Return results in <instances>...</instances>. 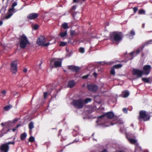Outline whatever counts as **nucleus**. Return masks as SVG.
<instances>
[{
  "label": "nucleus",
  "instance_id": "1",
  "mask_svg": "<svg viewBox=\"0 0 152 152\" xmlns=\"http://www.w3.org/2000/svg\"><path fill=\"white\" fill-rule=\"evenodd\" d=\"M122 33L118 32H114L110 35V39L114 43L118 44V43L122 40Z\"/></svg>",
  "mask_w": 152,
  "mask_h": 152
},
{
  "label": "nucleus",
  "instance_id": "2",
  "mask_svg": "<svg viewBox=\"0 0 152 152\" xmlns=\"http://www.w3.org/2000/svg\"><path fill=\"white\" fill-rule=\"evenodd\" d=\"M114 114L113 112H109L106 113L104 115H103L100 116H99L98 118L97 122H104L105 121V122L108 121V118H113Z\"/></svg>",
  "mask_w": 152,
  "mask_h": 152
},
{
  "label": "nucleus",
  "instance_id": "3",
  "mask_svg": "<svg viewBox=\"0 0 152 152\" xmlns=\"http://www.w3.org/2000/svg\"><path fill=\"white\" fill-rule=\"evenodd\" d=\"M52 40L53 41V42H50V41L48 43H45V42L46 41V39L45 37L43 36H40L38 38L37 40V43L39 45L46 47L50 44H52L55 42L56 40L55 38H52Z\"/></svg>",
  "mask_w": 152,
  "mask_h": 152
},
{
  "label": "nucleus",
  "instance_id": "4",
  "mask_svg": "<svg viewBox=\"0 0 152 152\" xmlns=\"http://www.w3.org/2000/svg\"><path fill=\"white\" fill-rule=\"evenodd\" d=\"M150 112H146L144 110H141L140 112L138 119L140 121H146L149 120L150 118Z\"/></svg>",
  "mask_w": 152,
  "mask_h": 152
},
{
  "label": "nucleus",
  "instance_id": "5",
  "mask_svg": "<svg viewBox=\"0 0 152 152\" xmlns=\"http://www.w3.org/2000/svg\"><path fill=\"white\" fill-rule=\"evenodd\" d=\"M20 47L22 48H25L27 45H30L28 40L26 36L23 34L19 38Z\"/></svg>",
  "mask_w": 152,
  "mask_h": 152
},
{
  "label": "nucleus",
  "instance_id": "6",
  "mask_svg": "<svg viewBox=\"0 0 152 152\" xmlns=\"http://www.w3.org/2000/svg\"><path fill=\"white\" fill-rule=\"evenodd\" d=\"M72 104L76 108L80 109L83 107L84 100L81 99L74 100L72 102Z\"/></svg>",
  "mask_w": 152,
  "mask_h": 152
},
{
  "label": "nucleus",
  "instance_id": "7",
  "mask_svg": "<svg viewBox=\"0 0 152 152\" xmlns=\"http://www.w3.org/2000/svg\"><path fill=\"white\" fill-rule=\"evenodd\" d=\"M126 137L131 144H134L136 146V147L135 148V152L137 151V150H139V151H141V148L138 146L139 144L137 142V140L132 139L128 135H127Z\"/></svg>",
  "mask_w": 152,
  "mask_h": 152
},
{
  "label": "nucleus",
  "instance_id": "8",
  "mask_svg": "<svg viewBox=\"0 0 152 152\" xmlns=\"http://www.w3.org/2000/svg\"><path fill=\"white\" fill-rule=\"evenodd\" d=\"M17 3L15 2L12 4V8H10L8 12L7 15L5 16L4 19H8L10 18L11 17L13 14L14 12L12 11H14L15 10L14 8V7L17 6Z\"/></svg>",
  "mask_w": 152,
  "mask_h": 152
},
{
  "label": "nucleus",
  "instance_id": "9",
  "mask_svg": "<svg viewBox=\"0 0 152 152\" xmlns=\"http://www.w3.org/2000/svg\"><path fill=\"white\" fill-rule=\"evenodd\" d=\"M152 42V40H150L148 41L147 42H145L143 45H142V48L140 49H138L136 51H135L134 52H132L130 53V55L132 56L134 54H135V55H134V56H136L137 54L139 53L140 51L143 49V48H144L145 46L147 45H148L151 44V42Z\"/></svg>",
  "mask_w": 152,
  "mask_h": 152
},
{
  "label": "nucleus",
  "instance_id": "10",
  "mask_svg": "<svg viewBox=\"0 0 152 152\" xmlns=\"http://www.w3.org/2000/svg\"><path fill=\"white\" fill-rule=\"evenodd\" d=\"M56 58H52L50 60V65L52 66L53 63L56 67H60L61 65V61L56 60Z\"/></svg>",
  "mask_w": 152,
  "mask_h": 152
},
{
  "label": "nucleus",
  "instance_id": "11",
  "mask_svg": "<svg viewBox=\"0 0 152 152\" xmlns=\"http://www.w3.org/2000/svg\"><path fill=\"white\" fill-rule=\"evenodd\" d=\"M17 61L15 60L12 61L11 63V70L13 73H15L17 71Z\"/></svg>",
  "mask_w": 152,
  "mask_h": 152
},
{
  "label": "nucleus",
  "instance_id": "12",
  "mask_svg": "<svg viewBox=\"0 0 152 152\" xmlns=\"http://www.w3.org/2000/svg\"><path fill=\"white\" fill-rule=\"evenodd\" d=\"M132 72L133 75H136L138 77H141L144 74L142 71L137 69H133Z\"/></svg>",
  "mask_w": 152,
  "mask_h": 152
},
{
  "label": "nucleus",
  "instance_id": "13",
  "mask_svg": "<svg viewBox=\"0 0 152 152\" xmlns=\"http://www.w3.org/2000/svg\"><path fill=\"white\" fill-rule=\"evenodd\" d=\"M151 66L149 65H145L144 66L143 68L144 71V74L145 75H148L151 71Z\"/></svg>",
  "mask_w": 152,
  "mask_h": 152
},
{
  "label": "nucleus",
  "instance_id": "14",
  "mask_svg": "<svg viewBox=\"0 0 152 152\" xmlns=\"http://www.w3.org/2000/svg\"><path fill=\"white\" fill-rule=\"evenodd\" d=\"M87 87L88 90L94 92L98 89V87L95 85L88 84Z\"/></svg>",
  "mask_w": 152,
  "mask_h": 152
},
{
  "label": "nucleus",
  "instance_id": "15",
  "mask_svg": "<svg viewBox=\"0 0 152 152\" xmlns=\"http://www.w3.org/2000/svg\"><path fill=\"white\" fill-rule=\"evenodd\" d=\"M9 149V146L6 143L1 145V150L4 152H8Z\"/></svg>",
  "mask_w": 152,
  "mask_h": 152
},
{
  "label": "nucleus",
  "instance_id": "16",
  "mask_svg": "<svg viewBox=\"0 0 152 152\" xmlns=\"http://www.w3.org/2000/svg\"><path fill=\"white\" fill-rule=\"evenodd\" d=\"M38 16L37 13H34L28 14L27 16V18L30 20L34 19L37 18Z\"/></svg>",
  "mask_w": 152,
  "mask_h": 152
},
{
  "label": "nucleus",
  "instance_id": "17",
  "mask_svg": "<svg viewBox=\"0 0 152 152\" xmlns=\"http://www.w3.org/2000/svg\"><path fill=\"white\" fill-rule=\"evenodd\" d=\"M68 67L69 69L72 71L76 72H77L80 69V67L72 65L69 66Z\"/></svg>",
  "mask_w": 152,
  "mask_h": 152
},
{
  "label": "nucleus",
  "instance_id": "18",
  "mask_svg": "<svg viewBox=\"0 0 152 152\" xmlns=\"http://www.w3.org/2000/svg\"><path fill=\"white\" fill-rule=\"evenodd\" d=\"M129 93L127 91H124L122 92L123 96L125 98L127 97L129 95Z\"/></svg>",
  "mask_w": 152,
  "mask_h": 152
},
{
  "label": "nucleus",
  "instance_id": "19",
  "mask_svg": "<svg viewBox=\"0 0 152 152\" xmlns=\"http://www.w3.org/2000/svg\"><path fill=\"white\" fill-rule=\"evenodd\" d=\"M75 83L73 81H70L69 82L68 87L70 88L73 87L75 85Z\"/></svg>",
  "mask_w": 152,
  "mask_h": 152
},
{
  "label": "nucleus",
  "instance_id": "20",
  "mask_svg": "<svg viewBox=\"0 0 152 152\" xmlns=\"http://www.w3.org/2000/svg\"><path fill=\"white\" fill-rule=\"evenodd\" d=\"M27 136V134L26 133H24L23 134H21L20 135V138L22 140H24Z\"/></svg>",
  "mask_w": 152,
  "mask_h": 152
},
{
  "label": "nucleus",
  "instance_id": "21",
  "mask_svg": "<svg viewBox=\"0 0 152 152\" xmlns=\"http://www.w3.org/2000/svg\"><path fill=\"white\" fill-rule=\"evenodd\" d=\"M135 32L133 30H132L130 33L129 34H127L126 35L127 36H128V37H130L131 36H134L135 35Z\"/></svg>",
  "mask_w": 152,
  "mask_h": 152
},
{
  "label": "nucleus",
  "instance_id": "22",
  "mask_svg": "<svg viewBox=\"0 0 152 152\" xmlns=\"http://www.w3.org/2000/svg\"><path fill=\"white\" fill-rule=\"evenodd\" d=\"M67 34V31H66L64 32H61L59 34L62 37H65Z\"/></svg>",
  "mask_w": 152,
  "mask_h": 152
},
{
  "label": "nucleus",
  "instance_id": "23",
  "mask_svg": "<svg viewBox=\"0 0 152 152\" xmlns=\"http://www.w3.org/2000/svg\"><path fill=\"white\" fill-rule=\"evenodd\" d=\"M29 128L31 130L34 127V123L32 121H31L28 125Z\"/></svg>",
  "mask_w": 152,
  "mask_h": 152
},
{
  "label": "nucleus",
  "instance_id": "24",
  "mask_svg": "<svg viewBox=\"0 0 152 152\" xmlns=\"http://www.w3.org/2000/svg\"><path fill=\"white\" fill-rule=\"evenodd\" d=\"M62 26L64 29H66L69 28L67 24L66 23H63L62 25Z\"/></svg>",
  "mask_w": 152,
  "mask_h": 152
},
{
  "label": "nucleus",
  "instance_id": "25",
  "mask_svg": "<svg viewBox=\"0 0 152 152\" xmlns=\"http://www.w3.org/2000/svg\"><path fill=\"white\" fill-rule=\"evenodd\" d=\"M11 106H12L10 105H7L4 107V109L6 111H8L10 109L11 107Z\"/></svg>",
  "mask_w": 152,
  "mask_h": 152
},
{
  "label": "nucleus",
  "instance_id": "26",
  "mask_svg": "<svg viewBox=\"0 0 152 152\" xmlns=\"http://www.w3.org/2000/svg\"><path fill=\"white\" fill-rule=\"evenodd\" d=\"M91 101V99L90 98H87L84 100V103L85 102L86 103H87L89 102H90Z\"/></svg>",
  "mask_w": 152,
  "mask_h": 152
},
{
  "label": "nucleus",
  "instance_id": "27",
  "mask_svg": "<svg viewBox=\"0 0 152 152\" xmlns=\"http://www.w3.org/2000/svg\"><path fill=\"white\" fill-rule=\"evenodd\" d=\"M122 66V65L121 64H119L114 66L113 67L114 68H119L121 67Z\"/></svg>",
  "mask_w": 152,
  "mask_h": 152
},
{
  "label": "nucleus",
  "instance_id": "28",
  "mask_svg": "<svg viewBox=\"0 0 152 152\" xmlns=\"http://www.w3.org/2000/svg\"><path fill=\"white\" fill-rule=\"evenodd\" d=\"M139 13L140 14H145V11L142 9H141L139 10L138 11Z\"/></svg>",
  "mask_w": 152,
  "mask_h": 152
},
{
  "label": "nucleus",
  "instance_id": "29",
  "mask_svg": "<svg viewBox=\"0 0 152 152\" xmlns=\"http://www.w3.org/2000/svg\"><path fill=\"white\" fill-rule=\"evenodd\" d=\"M142 80L146 83H148L149 82V80L148 78H142Z\"/></svg>",
  "mask_w": 152,
  "mask_h": 152
},
{
  "label": "nucleus",
  "instance_id": "30",
  "mask_svg": "<svg viewBox=\"0 0 152 152\" xmlns=\"http://www.w3.org/2000/svg\"><path fill=\"white\" fill-rule=\"evenodd\" d=\"M29 141L31 142H34V137L32 136L31 137L29 138Z\"/></svg>",
  "mask_w": 152,
  "mask_h": 152
},
{
  "label": "nucleus",
  "instance_id": "31",
  "mask_svg": "<svg viewBox=\"0 0 152 152\" xmlns=\"http://www.w3.org/2000/svg\"><path fill=\"white\" fill-rule=\"evenodd\" d=\"M70 34L72 36H74L76 35L75 31L74 30L71 31H70Z\"/></svg>",
  "mask_w": 152,
  "mask_h": 152
},
{
  "label": "nucleus",
  "instance_id": "32",
  "mask_svg": "<svg viewBox=\"0 0 152 152\" xmlns=\"http://www.w3.org/2000/svg\"><path fill=\"white\" fill-rule=\"evenodd\" d=\"M67 43L65 42H60L59 45L60 46H64L66 45Z\"/></svg>",
  "mask_w": 152,
  "mask_h": 152
},
{
  "label": "nucleus",
  "instance_id": "33",
  "mask_svg": "<svg viewBox=\"0 0 152 152\" xmlns=\"http://www.w3.org/2000/svg\"><path fill=\"white\" fill-rule=\"evenodd\" d=\"M39 26L37 24L34 25L33 26V28L35 30H36L39 27Z\"/></svg>",
  "mask_w": 152,
  "mask_h": 152
},
{
  "label": "nucleus",
  "instance_id": "34",
  "mask_svg": "<svg viewBox=\"0 0 152 152\" xmlns=\"http://www.w3.org/2000/svg\"><path fill=\"white\" fill-rule=\"evenodd\" d=\"M79 50L80 52L81 53H83L84 52V49L83 48H80Z\"/></svg>",
  "mask_w": 152,
  "mask_h": 152
},
{
  "label": "nucleus",
  "instance_id": "35",
  "mask_svg": "<svg viewBox=\"0 0 152 152\" xmlns=\"http://www.w3.org/2000/svg\"><path fill=\"white\" fill-rule=\"evenodd\" d=\"M114 68H113L111 69V74L114 75L115 74Z\"/></svg>",
  "mask_w": 152,
  "mask_h": 152
},
{
  "label": "nucleus",
  "instance_id": "36",
  "mask_svg": "<svg viewBox=\"0 0 152 152\" xmlns=\"http://www.w3.org/2000/svg\"><path fill=\"white\" fill-rule=\"evenodd\" d=\"M15 143V142L14 141H12V142H8L6 143L7 145L9 146V145L10 144H13L14 145Z\"/></svg>",
  "mask_w": 152,
  "mask_h": 152
},
{
  "label": "nucleus",
  "instance_id": "37",
  "mask_svg": "<svg viewBox=\"0 0 152 152\" xmlns=\"http://www.w3.org/2000/svg\"><path fill=\"white\" fill-rule=\"evenodd\" d=\"M123 112L126 113H127V109L126 108H124L123 109Z\"/></svg>",
  "mask_w": 152,
  "mask_h": 152
},
{
  "label": "nucleus",
  "instance_id": "38",
  "mask_svg": "<svg viewBox=\"0 0 152 152\" xmlns=\"http://www.w3.org/2000/svg\"><path fill=\"white\" fill-rule=\"evenodd\" d=\"M118 123L120 124H124V122L122 120H119L118 121Z\"/></svg>",
  "mask_w": 152,
  "mask_h": 152
},
{
  "label": "nucleus",
  "instance_id": "39",
  "mask_svg": "<svg viewBox=\"0 0 152 152\" xmlns=\"http://www.w3.org/2000/svg\"><path fill=\"white\" fill-rule=\"evenodd\" d=\"M1 93L3 94L4 96H5L6 93V91L5 90H3L1 91Z\"/></svg>",
  "mask_w": 152,
  "mask_h": 152
},
{
  "label": "nucleus",
  "instance_id": "40",
  "mask_svg": "<svg viewBox=\"0 0 152 152\" xmlns=\"http://www.w3.org/2000/svg\"><path fill=\"white\" fill-rule=\"evenodd\" d=\"M89 75H87L83 76L82 77V78H83V79H87Z\"/></svg>",
  "mask_w": 152,
  "mask_h": 152
},
{
  "label": "nucleus",
  "instance_id": "41",
  "mask_svg": "<svg viewBox=\"0 0 152 152\" xmlns=\"http://www.w3.org/2000/svg\"><path fill=\"white\" fill-rule=\"evenodd\" d=\"M20 125H19L16 126L15 127L13 128L12 129V130L13 132H15V131L17 129L19 126Z\"/></svg>",
  "mask_w": 152,
  "mask_h": 152
},
{
  "label": "nucleus",
  "instance_id": "42",
  "mask_svg": "<svg viewBox=\"0 0 152 152\" xmlns=\"http://www.w3.org/2000/svg\"><path fill=\"white\" fill-rule=\"evenodd\" d=\"M133 11L134 13H135L138 10L137 8L136 7H134L133 8Z\"/></svg>",
  "mask_w": 152,
  "mask_h": 152
},
{
  "label": "nucleus",
  "instance_id": "43",
  "mask_svg": "<svg viewBox=\"0 0 152 152\" xmlns=\"http://www.w3.org/2000/svg\"><path fill=\"white\" fill-rule=\"evenodd\" d=\"M48 95V92H45L44 93V99H45L46 98L47 96Z\"/></svg>",
  "mask_w": 152,
  "mask_h": 152
},
{
  "label": "nucleus",
  "instance_id": "44",
  "mask_svg": "<svg viewBox=\"0 0 152 152\" xmlns=\"http://www.w3.org/2000/svg\"><path fill=\"white\" fill-rule=\"evenodd\" d=\"M93 75L95 76V77H96L97 76V74L96 73L94 72L93 73Z\"/></svg>",
  "mask_w": 152,
  "mask_h": 152
},
{
  "label": "nucleus",
  "instance_id": "45",
  "mask_svg": "<svg viewBox=\"0 0 152 152\" xmlns=\"http://www.w3.org/2000/svg\"><path fill=\"white\" fill-rule=\"evenodd\" d=\"M27 69L25 68L23 69V72L25 73L26 72H27Z\"/></svg>",
  "mask_w": 152,
  "mask_h": 152
},
{
  "label": "nucleus",
  "instance_id": "46",
  "mask_svg": "<svg viewBox=\"0 0 152 152\" xmlns=\"http://www.w3.org/2000/svg\"><path fill=\"white\" fill-rule=\"evenodd\" d=\"M3 23V22L2 20H1L0 21V26H1L2 25Z\"/></svg>",
  "mask_w": 152,
  "mask_h": 152
},
{
  "label": "nucleus",
  "instance_id": "47",
  "mask_svg": "<svg viewBox=\"0 0 152 152\" xmlns=\"http://www.w3.org/2000/svg\"><path fill=\"white\" fill-rule=\"evenodd\" d=\"M80 0H73L74 2L76 3L78 1Z\"/></svg>",
  "mask_w": 152,
  "mask_h": 152
},
{
  "label": "nucleus",
  "instance_id": "48",
  "mask_svg": "<svg viewBox=\"0 0 152 152\" xmlns=\"http://www.w3.org/2000/svg\"><path fill=\"white\" fill-rule=\"evenodd\" d=\"M99 63H102L101 64L102 65H104V63L103 62H99Z\"/></svg>",
  "mask_w": 152,
  "mask_h": 152
},
{
  "label": "nucleus",
  "instance_id": "49",
  "mask_svg": "<svg viewBox=\"0 0 152 152\" xmlns=\"http://www.w3.org/2000/svg\"><path fill=\"white\" fill-rule=\"evenodd\" d=\"M76 8V6H74L73 7V9H75Z\"/></svg>",
  "mask_w": 152,
  "mask_h": 152
},
{
  "label": "nucleus",
  "instance_id": "50",
  "mask_svg": "<svg viewBox=\"0 0 152 152\" xmlns=\"http://www.w3.org/2000/svg\"><path fill=\"white\" fill-rule=\"evenodd\" d=\"M116 61H115V62H114V61H110V63H115V62H116Z\"/></svg>",
  "mask_w": 152,
  "mask_h": 152
},
{
  "label": "nucleus",
  "instance_id": "51",
  "mask_svg": "<svg viewBox=\"0 0 152 152\" xmlns=\"http://www.w3.org/2000/svg\"><path fill=\"white\" fill-rule=\"evenodd\" d=\"M4 124L3 123H2L1 124V125L2 126H4Z\"/></svg>",
  "mask_w": 152,
  "mask_h": 152
},
{
  "label": "nucleus",
  "instance_id": "52",
  "mask_svg": "<svg viewBox=\"0 0 152 152\" xmlns=\"http://www.w3.org/2000/svg\"><path fill=\"white\" fill-rule=\"evenodd\" d=\"M62 131V130L61 129H60L59 131V132H60H60H61Z\"/></svg>",
  "mask_w": 152,
  "mask_h": 152
},
{
  "label": "nucleus",
  "instance_id": "53",
  "mask_svg": "<svg viewBox=\"0 0 152 152\" xmlns=\"http://www.w3.org/2000/svg\"><path fill=\"white\" fill-rule=\"evenodd\" d=\"M41 64H42V63H41L40 64H39V66L40 67L41 66Z\"/></svg>",
  "mask_w": 152,
  "mask_h": 152
},
{
  "label": "nucleus",
  "instance_id": "54",
  "mask_svg": "<svg viewBox=\"0 0 152 152\" xmlns=\"http://www.w3.org/2000/svg\"><path fill=\"white\" fill-rule=\"evenodd\" d=\"M62 151L61 150V151H58V152H62Z\"/></svg>",
  "mask_w": 152,
  "mask_h": 152
},
{
  "label": "nucleus",
  "instance_id": "55",
  "mask_svg": "<svg viewBox=\"0 0 152 152\" xmlns=\"http://www.w3.org/2000/svg\"><path fill=\"white\" fill-rule=\"evenodd\" d=\"M109 126V125H105V126Z\"/></svg>",
  "mask_w": 152,
  "mask_h": 152
},
{
  "label": "nucleus",
  "instance_id": "56",
  "mask_svg": "<svg viewBox=\"0 0 152 152\" xmlns=\"http://www.w3.org/2000/svg\"><path fill=\"white\" fill-rule=\"evenodd\" d=\"M142 26L143 28L144 27V25H142Z\"/></svg>",
  "mask_w": 152,
  "mask_h": 152
},
{
  "label": "nucleus",
  "instance_id": "57",
  "mask_svg": "<svg viewBox=\"0 0 152 152\" xmlns=\"http://www.w3.org/2000/svg\"><path fill=\"white\" fill-rule=\"evenodd\" d=\"M131 126H133H133H133V124H132V125H131Z\"/></svg>",
  "mask_w": 152,
  "mask_h": 152
},
{
  "label": "nucleus",
  "instance_id": "58",
  "mask_svg": "<svg viewBox=\"0 0 152 152\" xmlns=\"http://www.w3.org/2000/svg\"><path fill=\"white\" fill-rule=\"evenodd\" d=\"M94 134H92V135L93 136L94 135Z\"/></svg>",
  "mask_w": 152,
  "mask_h": 152
},
{
  "label": "nucleus",
  "instance_id": "59",
  "mask_svg": "<svg viewBox=\"0 0 152 152\" xmlns=\"http://www.w3.org/2000/svg\"><path fill=\"white\" fill-rule=\"evenodd\" d=\"M113 124H111V125H113Z\"/></svg>",
  "mask_w": 152,
  "mask_h": 152
},
{
  "label": "nucleus",
  "instance_id": "60",
  "mask_svg": "<svg viewBox=\"0 0 152 152\" xmlns=\"http://www.w3.org/2000/svg\"><path fill=\"white\" fill-rule=\"evenodd\" d=\"M101 124V123H98V124Z\"/></svg>",
  "mask_w": 152,
  "mask_h": 152
},
{
  "label": "nucleus",
  "instance_id": "61",
  "mask_svg": "<svg viewBox=\"0 0 152 152\" xmlns=\"http://www.w3.org/2000/svg\"><path fill=\"white\" fill-rule=\"evenodd\" d=\"M78 141V140L76 141V142H77Z\"/></svg>",
  "mask_w": 152,
  "mask_h": 152
},
{
  "label": "nucleus",
  "instance_id": "62",
  "mask_svg": "<svg viewBox=\"0 0 152 152\" xmlns=\"http://www.w3.org/2000/svg\"><path fill=\"white\" fill-rule=\"evenodd\" d=\"M17 120H15V121H17Z\"/></svg>",
  "mask_w": 152,
  "mask_h": 152
}]
</instances>
